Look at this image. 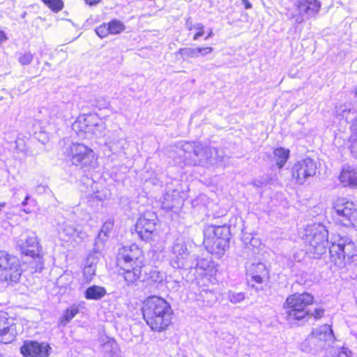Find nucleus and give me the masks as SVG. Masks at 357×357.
<instances>
[{"instance_id": "e2e57ef3", "label": "nucleus", "mask_w": 357, "mask_h": 357, "mask_svg": "<svg viewBox=\"0 0 357 357\" xmlns=\"http://www.w3.org/2000/svg\"><path fill=\"white\" fill-rule=\"evenodd\" d=\"M355 149H356V150H357V146H356V147L355 148Z\"/></svg>"}, {"instance_id": "052dcab7", "label": "nucleus", "mask_w": 357, "mask_h": 357, "mask_svg": "<svg viewBox=\"0 0 357 357\" xmlns=\"http://www.w3.org/2000/svg\"><path fill=\"white\" fill-rule=\"evenodd\" d=\"M59 116H63V117H66V114H63V112H61V114H59Z\"/></svg>"}, {"instance_id": "09e8293b", "label": "nucleus", "mask_w": 357, "mask_h": 357, "mask_svg": "<svg viewBox=\"0 0 357 357\" xmlns=\"http://www.w3.org/2000/svg\"><path fill=\"white\" fill-rule=\"evenodd\" d=\"M29 201H31V202H35L34 200H31L29 195H26V197L24 198V201L22 202V205L23 206H26L28 204Z\"/></svg>"}, {"instance_id": "e433bc0d", "label": "nucleus", "mask_w": 357, "mask_h": 357, "mask_svg": "<svg viewBox=\"0 0 357 357\" xmlns=\"http://www.w3.org/2000/svg\"><path fill=\"white\" fill-rule=\"evenodd\" d=\"M272 178L268 175H264L261 177L253 181L252 183L257 188L265 186L268 184L272 183Z\"/></svg>"}, {"instance_id": "2eb2a0df", "label": "nucleus", "mask_w": 357, "mask_h": 357, "mask_svg": "<svg viewBox=\"0 0 357 357\" xmlns=\"http://www.w3.org/2000/svg\"><path fill=\"white\" fill-rule=\"evenodd\" d=\"M317 162L306 158L296 162L291 167L292 178L298 185H303L310 178H312L317 172Z\"/></svg>"}, {"instance_id": "9d476101", "label": "nucleus", "mask_w": 357, "mask_h": 357, "mask_svg": "<svg viewBox=\"0 0 357 357\" xmlns=\"http://www.w3.org/2000/svg\"><path fill=\"white\" fill-rule=\"evenodd\" d=\"M181 150L184 153L183 158H191L190 153L194 157H198L201 153H204V158L193 159V165H207L213 164L216 160L217 149L211 146H204L200 143L185 142L181 145Z\"/></svg>"}, {"instance_id": "4be33fe9", "label": "nucleus", "mask_w": 357, "mask_h": 357, "mask_svg": "<svg viewBox=\"0 0 357 357\" xmlns=\"http://www.w3.org/2000/svg\"><path fill=\"white\" fill-rule=\"evenodd\" d=\"M339 180L344 187L357 188V165H342Z\"/></svg>"}, {"instance_id": "680f3d73", "label": "nucleus", "mask_w": 357, "mask_h": 357, "mask_svg": "<svg viewBox=\"0 0 357 357\" xmlns=\"http://www.w3.org/2000/svg\"><path fill=\"white\" fill-rule=\"evenodd\" d=\"M255 241V240L254 238H252L251 240V245H255V244H254Z\"/></svg>"}, {"instance_id": "4c0bfd02", "label": "nucleus", "mask_w": 357, "mask_h": 357, "mask_svg": "<svg viewBox=\"0 0 357 357\" xmlns=\"http://www.w3.org/2000/svg\"><path fill=\"white\" fill-rule=\"evenodd\" d=\"M149 279L155 283H161L164 279V275L162 272L153 269L149 273Z\"/></svg>"}, {"instance_id": "4468645a", "label": "nucleus", "mask_w": 357, "mask_h": 357, "mask_svg": "<svg viewBox=\"0 0 357 357\" xmlns=\"http://www.w3.org/2000/svg\"><path fill=\"white\" fill-rule=\"evenodd\" d=\"M191 259L187 242L182 237L177 238L172 246L170 266L175 269H188Z\"/></svg>"}, {"instance_id": "a19ab883", "label": "nucleus", "mask_w": 357, "mask_h": 357, "mask_svg": "<svg viewBox=\"0 0 357 357\" xmlns=\"http://www.w3.org/2000/svg\"><path fill=\"white\" fill-rule=\"evenodd\" d=\"M33 60V54L31 52H25L21 54L18 61L22 65H29Z\"/></svg>"}, {"instance_id": "a878e982", "label": "nucleus", "mask_w": 357, "mask_h": 357, "mask_svg": "<svg viewBox=\"0 0 357 357\" xmlns=\"http://www.w3.org/2000/svg\"><path fill=\"white\" fill-rule=\"evenodd\" d=\"M100 352L102 357H119V349L117 343L114 339H107L100 346Z\"/></svg>"}, {"instance_id": "49530a36", "label": "nucleus", "mask_w": 357, "mask_h": 357, "mask_svg": "<svg viewBox=\"0 0 357 357\" xmlns=\"http://www.w3.org/2000/svg\"><path fill=\"white\" fill-rule=\"evenodd\" d=\"M191 154V158H187L186 159H189L191 160V163L193 165V159H199V158H204L205 156V154L204 153H201V154H199V155L198 157H194L193 154L192 153V152L190 153Z\"/></svg>"}, {"instance_id": "f704fd0d", "label": "nucleus", "mask_w": 357, "mask_h": 357, "mask_svg": "<svg viewBox=\"0 0 357 357\" xmlns=\"http://www.w3.org/2000/svg\"><path fill=\"white\" fill-rule=\"evenodd\" d=\"M42 1L53 12L58 13L63 7L62 0H42Z\"/></svg>"}, {"instance_id": "f257e3e1", "label": "nucleus", "mask_w": 357, "mask_h": 357, "mask_svg": "<svg viewBox=\"0 0 357 357\" xmlns=\"http://www.w3.org/2000/svg\"><path fill=\"white\" fill-rule=\"evenodd\" d=\"M143 317L152 331L161 332L171 324L173 310L170 304L159 296L148 297L142 307Z\"/></svg>"}, {"instance_id": "c9c22d12", "label": "nucleus", "mask_w": 357, "mask_h": 357, "mask_svg": "<svg viewBox=\"0 0 357 357\" xmlns=\"http://www.w3.org/2000/svg\"><path fill=\"white\" fill-rule=\"evenodd\" d=\"M178 53L183 59L198 57V51L197 48L183 47L178 50Z\"/></svg>"}, {"instance_id": "bf43d9fd", "label": "nucleus", "mask_w": 357, "mask_h": 357, "mask_svg": "<svg viewBox=\"0 0 357 357\" xmlns=\"http://www.w3.org/2000/svg\"><path fill=\"white\" fill-rule=\"evenodd\" d=\"M24 212H26V213H30V212H31V210H30V209H29V208H24Z\"/></svg>"}, {"instance_id": "3c124183", "label": "nucleus", "mask_w": 357, "mask_h": 357, "mask_svg": "<svg viewBox=\"0 0 357 357\" xmlns=\"http://www.w3.org/2000/svg\"><path fill=\"white\" fill-rule=\"evenodd\" d=\"M7 39L6 34L3 31H0V45L2 43V42L5 41Z\"/></svg>"}, {"instance_id": "cd10ccee", "label": "nucleus", "mask_w": 357, "mask_h": 357, "mask_svg": "<svg viewBox=\"0 0 357 357\" xmlns=\"http://www.w3.org/2000/svg\"><path fill=\"white\" fill-rule=\"evenodd\" d=\"M79 309L77 305L73 304L66 308L58 321L59 326H66L79 313Z\"/></svg>"}, {"instance_id": "7ed1b4c3", "label": "nucleus", "mask_w": 357, "mask_h": 357, "mask_svg": "<svg viewBox=\"0 0 357 357\" xmlns=\"http://www.w3.org/2000/svg\"><path fill=\"white\" fill-rule=\"evenodd\" d=\"M331 244L328 247L331 257L337 266H344L356 260L357 250L355 243L349 236L334 235L331 238Z\"/></svg>"}, {"instance_id": "a18cd8bd", "label": "nucleus", "mask_w": 357, "mask_h": 357, "mask_svg": "<svg viewBox=\"0 0 357 357\" xmlns=\"http://www.w3.org/2000/svg\"><path fill=\"white\" fill-rule=\"evenodd\" d=\"M15 149L16 150H17L18 151H21V152H22L24 151V142L23 139H22L20 138H17L15 140Z\"/></svg>"}, {"instance_id": "473e14b6", "label": "nucleus", "mask_w": 357, "mask_h": 357, "mask_svg": "<svg viewBox=\"0 0 357 357\" xmlns=\"http://www.w3.org/2000/svg\"><path fill=\"white\" fill-rule=\"evenodd\" d=\"M245 298V294L243 292H236L234 291H229L227 293V299L233 304H237Z\"/></svg>"}, {"instance_id": "2f4dec72", "label": "nucleus", "mask_w": 357, "mask_h": 357, "mask_svg": "<svg viewBox=\"0 0 357 357\" xmlns=\"http://www.w3.org/2000/svg\"><path fill=\"white\" fill-rule=\"evenodd\" d=\"M96 254L97 253L93 252V254H89V256L87 257V259H86L87 266L84 269V274L85 275H89L90 277H91L93 275H95L96 268H95L94 264L98 261V257L96 256H95V255H96Z\"/></svg>"}, {"instance_id": "37998d69", "label": "nucleus", "mask_w": 357, "mask_h": 357, "mask_svg": "<svg viewBox=\"0 0 357 357\" xmlns=\"http://www.w3.org/2000/svg\"><path fill=\"white\" fill-rule=\"evenodd\" d=\"M193 28L198 31L194 35L193 40H197L204 33V26L202 23H197L194 24Z\"/></svg>"}, {"instance_id": "6e6d98bb", "label": "nucleus", "mask_w": 357, "mask_h": 357, "mask_svg": "<svg viewBox=\"0 0 357 357\" xmlns=\"http://www.w3.org/2000/svg\"><path fill=\"white\" fill-rule=\"evenodd\" d=\"M72 106H73V104H72V103H68V104H66V105H65V104L62 103V104L60 105V107H61V108H63V107H66L71 108V107H72Z\"/></svg>"}, {"instance_id": "4d7b16f0", "label": "nucleus", "mask_w": 357, "mask_h": 357, "mask_svg": "<svg viewBox=\"0 0 357 357\" xmlns=\"http://www.w3.org/2000/svg\"><path fill=\"white\" fill-rule=\"evenodd\" d=\"M6 206V203H1L0 204V214H1V211L2 210L5 208Z\"/></svg>"}, {"instance_id": "13d9d810", "label": "nucleus", "mask_w": 357, "mask_h": 357, "mask_svg": "<svg viewBox=\"0 0 357 357\" xmlns=\"http://www.w3.org/2000/svg\"><path fill=\"white\" fill-rule=\"evenodd\" d=\"M44 188H45V187H44V186H43V185H38V186L37 187V190H40V189H44Z\"/></svg>"}, {"instance_id": "20e7f679", "label": "nucleus", "mask_w": 357, "mask_h": 357, "mask_svg": "<svg viewBox=\"0 0 357 357\" xmlns=\"http://www.w3.org/2000/svg\"><path fill=\"white\" fill-rule=\"evenodd\" d=\"M229 229L226 226L208 225L204 229L203 243L208 252L218 257L229 247Z\"/></svg>"}, {"instance_id": "6ab92c4d", "label": "nucleus", "mask_w": 357, "mask_h": 357, "mask_svg": "<svg viewBox=\"0 0 357 357\" xmlns=\"http://www.w3.org/2000/svg\"><path fill=\"white\" fill-rule=\"evenodd\" d=\"M50 349L47 344L33 340L25 341L20 348L24 357H47Z\"/></svg>"}, {"instance_id": "8fccbe9b", "label": "nucleus", "mask_w": 357, "mask_h": 357, "mask_svg": "<svg viewBox=\"0 0 357 357\" xmlns=\"http://www.w3.org/2000/svg\"><path fill=\"white\" fill-rule=\"evenodd\" d=\"M86 3L90 6H93L99 3L101 0H85Z\"/></svg>"}, {"instance_id": "c85d7f7f", "label": "nucleus", "mask_w": 357, "mask_h": 357, "mask_svg": "<svg viewBox=\"0 0 357 357\" xmlns=\"http://www.w3.org/2000/svg\"><path fill=\"white\" fill-rule=\"evenodd\" d=\"M106 289L100 286L92 285L85 291V298L88 300H100L106 295Z\"/></svg>"}, {"instance_id": "ddd939ff", "label": "nucleus", "mask_w": 357, "mask_h": 357, "mask_svg": "<svg viewBox=\"0 0 357 357\" xmlns=\"http://www.w3.org/2000/svg\"><path fill=\"white\" fill-rule=\"evenodd\" d=\"M17 248L22 255L37 258L36 269L40 271L43 268V262L41 260V248L37 236L34 233L23 234L16 241Z\"/></svg>"}, {"instance_id": "393cba45", "label": "nucleus", "mask_w": 357, "mask_h": 357, "mask_svg": "<svg viewBox=\"0 0 357 357\" xmlns=\"http://www.w3.org/2000/svg\"><path fill=\"white\" fill-rule=\"evenodd\" d=\"M114 224L111 220L106 221L99 232L97 238L95 240L93 251L96 253H98L99 251L102 248L104 241L107 236V234L110 232L113 228Z\"/></svg>"}, {"instance_id": "864d4df0", "label": "nucleus", "mask_w": 357, "mask_h": 357, "mask_svg": "<svg viewBox=\"0 0 357 357\" xmlns=\"http://www.w3.org/2000/svg\"><path fill=\"white\" fill-rule=\"evenodd\" d=\"M194 24H192V22H190L189 20L186 22V26L189 30H192L193 28Z\"/></svg>"}, {"instance_id": "423d86ee", "label": "nucleus", "mask_w": 357, "mask_h": 357, "mask_svg": "<svg viewBox=\"0 0 357 357\" xmlns=\"http://www.w3.org/2000/svg\"><path fill=\"white\" fill-rule=\"evenodd\" d=\"M305 232L303 239L308 245V252L317 255L325 253L329 244L326 227L321 224H313L307 226Z\"/></svg>"}, {"instance_id": "603ef678", "label": "nucleus", "mask_w": 357, "mask_h": 357, "mask_svg": "<svg viewBox=\"0 0 357 357\" xmlns=\"http://www.w3.org/2000/svg\"><path fill=\"white\" fill-rule=\"evenodd\" d=\"M213 36V32L211 29H209L207 35L205 37V40H208Z\"/></svg>"}, {"instance_id": "dca6fc26", "label": "nucleus", "mask_w": 357, "mask_h": 357, "mask_svg": "<svg viewBox=\"0 0 357 357\" xmlns=\"http://www.w3.org/2000/svg\"><path fill=\"white\" fill-rule=\"evenodd\" d=\"M336 114L351 123L350 150L353 156L357 158V105L349 108L346 106H340L337 108Z\"/></svg>"}, {"instance_id": "0e129e2a", "label": "nucleus", "mask_w": 357, "mask_h": 357, "mask_svg": "<svg viewBox=\"0 0 357 357\" xmlns=\"http://www.w3.org/2000/svg\"><path fill=\"white\" fill-rule=\"evenodd\" d=\"M356 303H357V298H356Z\"/></svg>"}, {"instance_id": "f8f14e48", "label": "nucleus", "mask_w": 357, "mask_h": 357, "mask_svg": "<svg viewBox=\"0 0 357 357\" xmlns=\"http://www.w3.org/2000/svg\"><path fill=\"white\" fill-rule=\"evenodd\" d=\"M158 216L155 213L147 211L137 219L135 231L141 240L149 242L157 236L156 225Z\"/></svg>"}, {"instance_id": "9b49d317", "label": "nucleus", "mask_w": 357, "mask_h": 357, "mask_svg": "<svg viewBox=\"0 0 357 357\" xmlns=\"http://www.w3.org/2000/svg\"><path fill=\"white\" fill-rule=\"evenodd\" d=\"M334 217L342 226L357 227V208L353 202L344 198L336 200L333 206Z\"/></svg>"}, {"instance_id": "c03bdc74", "label": "nucleus", "mask_w": 357, "mask_h": 357, "mask_svg": "<svg viewBox=\"0 0 357 357\" xmlns=\"http://www.w3.org/2000/svg\"><path fill=\"white\" fill-rule=\"evenodd\" d=\"M198 51V56H206L210 53H211L213 50L212 47H197Z\"/></svg>"}, {"instance_id": "39448f33", "label": "nucleus", "mask_w": 357, "mask_h": 357, "mask_svg": "<svg viewBox=\"0 0 357 357\" xmlns=\"http://www.w3.org/2000/svg\"><path fill=\"white\" fill-rule=\"evenodd\" d=\"M313 301L314 296L307 292L289 296L283 304L286 319L289 321L304 320L310 314L307 307L312 304Z\"/></svg>"}, {"instance_id": "6e6552de", "label": "nucleus", "mask_w": 357, "mask_h": 357, "mask_svg": "<svg viewBox=\"0 0 357 357\" xmlns=\"http://www.w3.org/2000/svg\"><path fill=\"white\" fill-rule=\"evenodd\" d=\"M22 273L20 259L6 250H0V282L15 284L19 282Z\"/></svg>"}, {"instance_id": "72a5a7b5", "label": "nucleus", "mask_w": 357, "mask_h": 357, "mask_svg": "<svg viewBox=\"0 0 357 357\" xmlns=\"http://www.w3.org/2000/svg\"><path fill=\"white\" fill-rule=\"evenodd\" d=\"M110 34H118L125 29L124 24L119 20H114L108 24Z\"/></svg>"}, {"instance_id": "bb28decb", "label": "nucleus", "mask_w": 357, "mask_h": 357, "mask_svg": "<svg viewBox=\"0 0 357 357\" xmlns=\"http://www.w3.org/2000/svg\"><path fill=\"white\" fill-rule=\"evenodd\" d=\"M105 143L112 153H118L123 149L126 142L123 139L119 137L116 133L112 132Z\"/></svg>"}, {"instance_id": "c756f323", "label": "nucleus", "mask_w": 357, "mask_h": 357, "mask_svg": "<svg viewBox=\"0 0 357 357\" xmlns=\"http://www.w3.org/2000/svg\"><path fill=\"white\" fill-rule=\"evenodd\" d=\"M211 260L205 258H199L197 256L192 255V259L188 269H200L206 271L211 267Z\"/></svg>"}, {"instance_id": "aec40b11", "label": "nucleus", "mask_w": 357, "mask_h": 357, "mask_svg": "<svg viewBox=\"0 0 357 357\" xmlns=\"http://www.w3.org/2000/svg\"><path fill=\"white\" fill-rule=\"evenodd\" d=\"M58 232L61 238H63V240L73 239L75 241H78L86 236L85 232L75 227L74 224L68 220L58 223Z\"/></svg>"}, {"instance_id": "f3484780", "label": "nucleus", "mask_w": 357, "mask_h": 357, "mask_svg": "<svg viewBox=\"0 0 357 357\" xmlns=\"http://www.w3.org/2000/svg\"><path fill=\"white\" fill-rule=\"evenodd\" d=\"M297 13L292 15L291 17L298 24L305 19L314 17L321 9V2L318 0H296L295 2Z\"/></svg>"}, {"instance_id": "a211bd4d", "label": "nucleus", "mask_w": 357, "mask_h": 357, "mask_svg": "<svg viewBox=\"0 0 357 357\" xmlns=\"http://www.w3.org/2000/svg\"><path fill=\"white\" fill-rule=\"evenodd\" d=\"M15 319L6 312H0V342L10 344L13 342L18 333Z\"/></svg>"}, {"instance_id": "0eeeda50", "label": "nucleus", "mask_w": 357, "mask_h": 357, "mask_svg": "<svg viewBox=\"0 0 357 357\" xmlns=\"http://www.w3.org/2000/svg\"><path fill=\"white\" fill-rule=\"evenodd\" d=\"M73 130L80 137L95 136L101 137L105 135V123L96 115H80L72 125Z\"/></svg>"}, {"instance_id": "1a4fd4ad", "label": "nucleus", "mask_w": 357, "mask_h": 357, "mask_svg": "<svg viewBox=\"0 0 357 357\" xmlns=\"http://www.w3.org/2000/svg\"><path fill=\"white\" fill-rule=\"evenodd\" d=\"M68 155L72 164L89 171L97 165V157L94 151L82 143H73L67 149Z\"/></svg>"}, {"instance_id": "b1692460", "label": "nucleus", "mask_w": 357, "mask_h": 357, "mask_svg": "<svg viewBox=\"0 0 357 357\" xmlns=\"http://www.w3.org/2000/svg\"><path fill=\"white\" fill-rule=\"evenodd\" d=\"M317 336L312 331L307 337L301 343V349L306 353L316 354L323 349L321 347L322 342L317 339Z\"/></svg>"}, {"instance_id": "7c9ffc66", "label": "nucleus", "mask_w": 357, "mask_h": 357, "mask_svg": "<svg viewBox=\"0 0 357 357\" xmlns=\"http://www.w3.org/2000/svg\"><path fill=\"white\" fill-rule=\"evenodd\" d=\"M273 154L276 160L277 166L281 169L289 158V151L284 148L279 147L275 149Z\"/></svg>"}, {"instance_id": "de8ad7c7", "label": "nucleus", "mask_w": 357, "mask_h": 357, "mask_svg": "<svg viewBox=\"0 0 357 357\" xmlns=\"http://www.w3.org/2000/svg\"><path fill=\"white\" fill-rule=\"evenodd\" d=\"M242 5L244 6L245 9H250L252 8V4L248 0H242Z\"/></svg>"}, {"instance_id": "412c9836", "label": "nucleus", "mask_w": 357, "mask_h": 357, "mask_svg": "<svg viewBox=\"0 0 357 357\" xmlns=\"http://www.w3.org/2000/svg\"><path fill=\"white\" fill-rule=\"evenodd\" d=\"M247 276L250 278V282H254L257 284H262L266 279L268 278V272L266 266L261 263H252L246 266Z\"/></svg>"}, {"instance_id": "5fc2aeb1", "label": "nucleus", "mask_w": 357, "mask_h": 357, "mask_svg": "<svg viewBox=\"0 0 357 357\" xmlns=\"http://www.w3.org/2000/svg\"><path fill=\"white\" fill-rule=\"evenodd\" d=\"M174 285L172 287L173 289H177L180 287V282L177 280L174 281Z\"/></svg>"}, {"instance_id": "ea45409f", "label": "nucleus", "mask_w": 357, "mask_h": 357, "mask_svg": "<svg viewBox=\"0 0 357 357\" xmlns=\"http://www.w3.org/2000/svg\"><path fill=\"white\" fill-rule=\"evenodd\" d=\"M92 105L98 107V109L106 108L109 105V102L102 97H98L95 100H92Z\"/></svg>"}, {"instance_id": "f03ea898", "label": "nucleus", "mask_w": 357, "mask_h": 357, "mask_svg": "<svg viewBox=\"0 0 357 357\" xmlns=\"http://www.w3.org/2000/svg\"><path fill=\"white\" fill-rule=\"evenodd\" d=\"M144 255L142 251L135 244L130 246H123L119 250L116 261L122 271L127 284H135L141 275L142 268L144 266Z\"/></svg>"}, {"instance_id": "79ce46f5", "label": "nucleus", "mask_w": 357, "mask_h": 357, "mask_svg": "<svg viewBox=\"0 0 357 357\" xmlns=\"http://www.w3.org/2000/svg\"><path fill=\"white\" fill-rule=\"evenodd\" d=\"M324 310L322 308H315L312 312L310 311V314L304 320L307 321L310 317H314L316 319H320L323 317Z\"/></svg>"}, {"instance_id": "58836bf2", "label": "nucleus", "mask_w": 357, "mask_h": 357, "mask_svg": "<svg viewBox=\"0 0 357 357\" xmlns=\"http://www.w3.org/2000/svg\"><path fill=\"white\" fill-rule=\"evenodd\" d=\"M96 34L101 38L106 37L110 34L107 24L103 23L96 29Z\"/></svg>"}, {"instance_id": "5701e85b", "label": "nucleus", "mask_w": 357, "mask_h": 357, "mask_svg": "<svg viewBox=\"0 0 357 357\" xmlns=\"http://www.w3.org/2000/svg\"><path fill=\"white\" fill-rule=\"evenodd\" d=\"M317 339L322 342L321 347L325 349L330 347L334 342L335 336L331 326L328 324L322 325L312 330Z\"/></svg>"}]
</instances>
